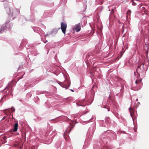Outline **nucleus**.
<instances>
[{"instance_id": "f3484780", "label": "nucleus", "mask_w": 149, "mask_h": 149, "mask_svg": "<svg viewBox=\"0 0 149 149\" xmlns=\"http://www.w3.org/2000/svg\"><path fill=\"white\" fill-rule=\"evenodd\" d=\"M136 100L137 101L138 100V99H136Z\"/></svg>"}, {"instance_id": "ddd939ff", "label": "nucleus", "mask_w": 149, "mask_h": 149, "mask_svg": "<svg viewBox=\"0 0 149 149\" xmlns=\"http://www.w3.org/2000/svg\"><path fill=\"white\" fill-rule=\"evenodd\" d=\"M72 129H70V130L69 131V133L71 131V130Z\"/></svg>"}, {"instance_id": "20e7f679", "label": "nucleus", "mask_w": 149, "mask_h": 149, "mask_svg": "<svg viewBox=\"0 0 149 149\" xmlns=\"http://www.w3.org/2000/svg\"><path fill=\"white\" fill-rule=\"evenodd\" d=\"M141 79H140L136 80L135 81V83L138 85L139 86H140L142 85L143 83L141 81Z\"/></svg>"}, {"instance_id": "4468645a", "label": "nucleus", "mask_w": 149, "mask_h": 149, "mask_svg": "<svg viewBox=\"0 0 149 149\" xmlns=\"http://www.w3.org/2000/svg\"><path fill=\"white\" fill-rule=\"evenodd\" d=\"M47 41H47V40H46L45 42H44V43H46L47 42Z\"/></svg>"}, {"instance_id": "6e6552de", "label": "nucleus", "mask_w": 149, "mask_h": 149, "mask_svg": "<svg viewBox=\"0 0 149 149\" xmlns=\"http://www.w3.org/2000/svg\"><path fill=\"white\" fill-rule=\"evenodd\" d=\"M129 109L130 111V114H131V116L132 117V112H133V109H132V108H129Z\"/></svg>"}, {"instance_id": "dca6fc26", "label": "nucleus", "mask_w": 149, "mask_h": 149, "mask_svg": "<svg viewBox=\"0 0 149 149\" xmlns=\"http://www.w3.org/2000/svg\"><path fill=\"white\" fill-rule=\"evenodd\" d=\"M71 91H72V92H74V91L73 90H72V89L71 90Z\"/></svg>"}, {"instance_id": "9d476101", "label": "nucleus", "mask_w": 149, "mask_h": 149, "mask_svg": "<svg viewBox=\"0 0 149 149\" xmlns=\"http://www.w3.org/2000/svg\"><path fill=\"white\" fill-rule=\"evenodd\" d=\"M132 4L133 5L135 6V5H136V3L135 2H133V3H132Z\"/></svg>"}, {"instance_id": "2eb2a0df", "label": "nucleus", "mask_w": 149, "mask_h": 149, "mask_svg": "<svg viewBox=\"0 0 149 149\" xmlns=\"http://www.w3.org/2000/svg\"><path fill=\"white\" fill-rule=\"evenodd\" d=\"M23 75H22V77H21L20 79L22 78L23 77Z\"/></svg>"}, {"instance_id": "f03ea898", "label": "nucleus", "mask_w": 149, "mask_h": 149, "mask_svg": "<svg viewBox=\"0 0 149 149\" xmlns=\"http://www.w3.org/2000/svg\"><path fill=\"white\" fill-rule=\"evenodd\" d=\"M61 29L63 33L65 34L67 27V25L64 22H62L61 23Z\"/></svg>"}, {"instance_id": "0eeeda50", "label": "nucleus", "mask_w": 149, "mask_h": 149, "mask_svg": "<svg viewBox=\"0 0 149 149\" xmlns=\"http://www.w3.org/2000/svg\"><path fill=\"white\" fill-rule=\"evenodd\" d=\"M131 12L130 10H128L127 12V15L128 16V15H130V14Z\"/></svg>"}, {"instance_id": "39448f33", "label": "nucleus", "mask_w": 149, "mask_h": 149, "mask_svg": "<svg viewBox=\"0 0 149 149\" xmlns=\"http://www.w3.org/2000/svg\"><path fill=\"white\" fill-rule=\"evenodd\" d=\"M74 29L77 32L79 31L80 30V25L79 23L75 25V26L74 27Z\"/></svg>"}, {"instance_id": "1a4fd4ad", "label": "nucleus", "mask_w": 149, "mask_h": 149, "mask_svg": "<svg viewBox=\"0 0 149 149\" xmlns=\"http://www.w3.org/2000/svg\"><path fill=\"white\" fill-rule=\"evenodd\" d=\"M103 107L104 108H107L108 111H110V108L109 107H107V106H104Z\"/></svg>"}, {"instance_id": "423d86ee", "label": "nucleus", "mask_w": 149, "mask_h": 149, "mask_svg": "<svg viewBox=\"0 0 149 149\" xmlns=\"http://www.w3.org/2000/svg\"><path fill=\"white\" fill-rule=\"evenodd\" d=\"M18 124L17 123H15L14 125V129H13V131L16 132V131L18 129Z\"/></svg>"}, {"instance_id": "7ed1b4c3", "label": "nucleus", "mask_w": 149, "mask_h": 149, "mask_svg": "<svg viewBox=\"0 0 149 149\" xmlns=\"http://www.w3.org/2000/svg\"><path fill=\"white\" fill-rule=\"evenodd\" d=\"M144 64H142L138 65L136 69V72L138 73H140L141 72L140 70H141L142 72H143L145 70L144 68Z\"/></svg>"}, {"instance_id": "f257e3e1", "label": "nucleus", "mask_w": 149, "mask_h": 149, "mask_svg": "<svg viewBox=\"0 0 149 149\" xmlns=\"http://www.w3.org/2000/svg\"><path fill=\"white\" fill-rule=\"evenodd\" d=\"M13 24L12 23H6L2 25L0 28V33H3L5 30L7 29H10L13 26Z\"/></svg>"}, {"instance_id": "f8f14e48", "label": "nucleus", "mask_w": 149, "mask_h": 149, "mask_svg": "<svg viewBox=\"0 0 149 149\" xmlns=\"http://www.w3.org/2000/svg\"><path fill=\"white\" fill-rule=\"evenodd\" d=\"M9 15H13V13H9Z\"/></svg>"}, {"instance_id": "9b49d317", "label": "nucleus", "mask_w": 149, "mask_h": 149, "mask_svg": "<svg viewBox=\"0 0 149 149\" xmlns=\"http://www.w3.org/2000/svg\"><path fill=\"white\" fill-rule=\"evenodd\" d=\"M6 118V117H3V118L2 119V120H4V119H5V118Z\"/></svg>"}]
</instances>
